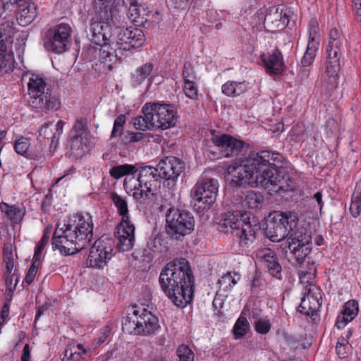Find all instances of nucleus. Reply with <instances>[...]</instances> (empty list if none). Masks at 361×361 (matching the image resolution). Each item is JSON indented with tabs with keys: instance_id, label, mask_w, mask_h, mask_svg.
<instances>
[{
	"instance_id": "nucleus-18",
	"label": "nucleus",
	"mask_w": 361,
	"mask_h": 361,
	"mask_svg": "<svg viewBox=\"0 0 361 361\" xmlns=\"http://www.w3.org/2000/svg\"><path fill=\"white\" fill-rule=\"evenodd\" d=\"M151 106L155 128L165 130L175 126L176 111L173 104L151 103Z\"/></svg>"
},
{
	"instance_id": "nucleus-27",
	"label": "nucleus",
	"mask_w": 361,
	"mask_h": 361,
	"mask_svg": "<svg viewBox=\"0 0 361 361\" xmlns=\"http://www.w3.org/2000/svg\"><path fill=\"white\" fill-rule=\"evenodd\" d=\"M142 115L137 116L133 119V125L137 130L146 131L154 127L153 111L151 103H146L142 108Z\"/></svg>"
},
{
	"instance_id": "nucleus-46",
	"label": "nucleus",
	"mask_w": 361,
	"mask_h": 361,
	"mask_svg": "<svg viewBox=\"0 0 361 361\" xmlns=\"http://www.w3.org/2000/svg\"><path fill=\"white\" fill-rule=\"evenodd\" d=\"M316 277V271H301L300 274V281L302 284L305 285L304 289L310 288L312 286H317L314 284Z\"/></svg>"
},
{
	"instance_id": "nucleus-42",
	"label": "nucleus",
	"mask_w": 361,
	"mask_h": 361,
	"mask_svg": "<svg viewBox=\"0 0 361 361\" xmlns=\"http://www.w3.org/2000/svg\"><path fill=\"white\" fill-rule=\"evenodd\" d=\"M305 128L303 123H295L291 128L288 137L290 142L292 143H297L299 142H304L305 137H304V133Z\"/></svg>"
},
{
	"instance_id": "nucleus-32",
	"label": "nucleus",
	"mask_w": 361,
	"mask_h": 361,
	"mask_svg": "<svg viewBox=\"0 0 361 361\" xmlns=\"http://www.w3.org/2000/svg\"><path fill=\"white\" fill-rule=\"evenodd\" d=\"M154 69V64L152 62L145 63L135 70V73L131 77V82L134 86H137L142 84L145 80H148L149 83L152 82V71Z\"/></svg>"
},
{
	"instance_id": "nucleus-62",
	"label": "nucleus",
	"mask_w": 361,
	"mask_h": 361,
	"mask_svg": "<svg viewBox=\"0 0 361 361\" xmlns=\"http://www.w3.org/2000/svg\"><path fill=\"white\" fill-rule=\"evenodd\" d=\"M312 200L317 203V207L321 211L324 204L322 201V193L321 192H317Z\"/></svg>"
},
{
	"instance_id": "nucleus-14",
	"label": "nucleus",
	"mask_w": 361,
	"mask_h": 361,
	"mask_svg": "<svg viewBox=\"0 0 361 361\" xmlns=\"http://www.w3.org/2000/svg\"><path fill=\"white\" fill-rule=\"evenodd\" d=\"M217 180L212 178H201L192 190L194 207L207 209L214 203L218 192Z\"/></svg>"
},
{
	"instance_id": "nucleus-37",
	"label": "nucleus",
	"mask_w": 361,
	"mask_h": 361,
	"mask_svg": "<svg viewBox=\"0 0 361 361\" xmlns=\"http://www.w3.org/2000/svg\"><path fill=\"white\" fill-rule=\"evenodd\" d=\"M222 92L228 97H236L242 94L247 90L246 84L234 81H228L222 85Z\"/></svg>"
},
{
	"instance_id": "nucleus-63",
	"label": "nucleus",
	"mask_w": 361,
	"mask_h": 361,
	"mask_svg": "<svg viewBox=\"0 0 361 361\" xmlns=\"http://www.w3.org/2000/svg\"><path fill=\"white\" fill-rule=\"evenodd\" d=\"M4 262H6V274L9 275L12 273L14 267L13 258L4 259Z\"/></svg>"
},
{
	"instance_id": "nucleus-55",
	"label": "nucleus",
	"mask_w": 361,
	"mask_h": 361,
	"mask_svg": "<svg viewBox=\"0 0 361 361\" xmlns=\"http://www.w3.org/2000/svg\"><path fill=\"white\" fill-rule=\"evenodd\" d=\"M259 256L261 257L265 263L269 262V261H271V259H275L277 258L275 252L269 248H265L259 251Z\"/></svg>"
},
{
	"instance_id": "nucleus-30",
	"label": "nucleus",
	"mask_w": 361,
	"mask_h": 361,
	"mask_svg": "<svg viewBox=\"0 0 361 361\" xmlns=\"http://www.w3.org/2000/svg\"><path fill=\"white\" fill-rule=\"evenodd\" d=\"M295 243L296 245H304L312 243V233L305 227H298V225L289 231V234L286 245Z\"/></svg>"
},
{
	"instance_id": "nucleus-5",
	"label": "nucleus",
	"mask_w": 361,
	"mask_h": 361,
	"mask_svg": "<svg viewBox=\"0 0 361 361\" xmlns=\"http://www.w3.org/2000/svg\"><path fill=\"white\" fill-rule=\"evenodd\" d=\"M30 107L37 112L49 114L61 107L59 98L52 94L51 86L48 78L42 73H32L27 83Z\"/></svg>"
},
{
	"instance_id": "nucleus-50",
	"label": "nucleus",
	"mask_w": 361,
	"mask_h": 361,
	"mask_svg": "<svg viewBox=\"0 0 361 361\" xmlns=\"http://www.w3.org/2000/svg\"><path fill=\"white\" fill-rule=\"evenodd\" d=\"M255 331L260 334H267L271 329V324L268 319L254 322Z\"/></svg>"
},
{
	"instance_id": "nucleus-23",
	"label": "nucleus",
	"mask_w": 361,
	"mask_h": 361,
	"mask_svg": "<svg viewBox=\"0 0 361 361\" xmlns=\"http://www.w3.org/2000/svg\"><path fill=\"white\" fill-rule=\"evenodd\" d=\"M261 58L267 72L270 75H281L284 71L285 64L281 51L276 47L267 54H263Z\"/></svg>"
},
{
	"instance_id": "nucleus-59",
	"label": "nucleus",
	"mask_w": 361,
	"mask_h": 361,
	"mask_svg": "<svg viewBox=\"0 0 361 361\" xmlns=\"http://www.w3.org/2000/svg\"><path fill=\"white\" fill-rule=\"evenodd\" d=\"M43 249L44 247H41L39 245L36 246L32 263H35L39 266Z\"/></svg>"
},
{
	"instance_id": "nucleus-29",
	"label": "nucleus",
	"mask_w": 361,
	"mask_h": 361,
	"mask_svg": "<svg viewBox=\"0 0 361 361\" xmlns=\"http://www.w3.org/2000/svg\"><path fill=\"white\" fill-rule=\"evenodd\" d=\"M20 7L19 16H16V19L21 26H26L31 23L37 16V6L31 1H25V3L20 4Z\"/></svg>"
},
{
	"instance_id": "nucleus-21",
	"label": "nucleus",
	"mask_w": 361,
	"mask_h": 361,
	"mask_svg": "<svg viewBox=\"0 0 361 361\" xmlns=\"http://www.w3.org/2000/svg\"><path fill=\"white\" fill-rule=\"evenodd\" d=\"M319 288L312 286L303 290V297L301 299L298 311L306 316L314 315L321 306Z\"/></svg>"
},
{
	"instance_id": "nucleus-7",
	"label": "nucleus",
	"mask_w": 361,
	"mask_h": 361,
	"mask_svg": "<svg viewBox=\"0 0 361 361\" xmlns=\"http://www.w3.org/2000/svg\"><path fill=\"white\" fill-rule=\"evenodd\" d=\"M217 229L222 233H231L238 238L241 246L248 247L255 241L259 226L257 224L252 225L250 221L239 219L238 216L233 213L227 212L219 221Z\"/></svg>"
},
{
	"instance_id": "nucleus-38",
	"label": "nucleus",
	"mask_w": 361,
	"mask_h": 361,
	"mask_svg": "<svg viewBox=\"0 0 361 361\" xmlns=\"http://www.w3.org/2000/svg\"><path fill=\"white\" fill-rule=\"evenodd\" d=\"M350 212L351 215L355 218L361 215V180L356 183L355 190L351 197Z\"/></svg>"
},
{
	"instance_id": "nucleus-12",
	"label": "nucleus",
	"mask_w": 361,
	"mask_h": 361,
	"mask_svg": "<svg viewBox=\"0 0 361 361\" xmlns=\"http://www.w3.org/2000/svg\"><path fill=\"white\" fill-rule=\"evenodd\" d=\"M166 221L168 234L176 240H180L194 230V218L185 210L170 209L166 214Z\"/></svg>"
},
{
	"instance_id": "nucleus-53",
	"label": "nucleus",
	"mask_w": 361,
	"mask_h": 361,
	"mask_svg": "<svg viewBox=\"0 0 361 361\" xmlns=\"http://www.w3.org/2000/svg\"><path fill=\"white\" fill-rule=\"evenodd\" d=\"M19 278V275L15 272L13 274L11 273L9 275L6 274L5 283L9 292H13L16 289Z\"/></svg>"
},
{
	"instance_id": "nucleus-1",
	"label": "nucleus",
	"mask_w": 361,
	"mask_h": 361,
	"mask_svg": "<svg viewBox=\"0 0 361 361\" xmlns=\"http://www.w3.org/2000/svg\"><path fill=\"white\" fill-rule=\"evenodd\" d=\"M283 157L278 152L262 150L250 154L240 164L235 162L226 167V178L231 185L240 187L245 184L262 186L269 190L281 181L278 169L283 166Z\"/></svg>"
},
{
	"instance_id": "nucleus-15",
	"label": "nucleus",
	"mask_w": 361,
	"mask_h": 361,
	"mask_svg": "<svg viewBox=\"0 0 361 361\" xmlns=\"http://www.w3.org/2000/svg\"><path fill=\"white\" fill-rule=\"evenodd\" d=\"M72 29L68 23H60L47 30L44 47L48 51L61 54L66 51Z\"/></svg>"
},
{
	"instance_id": "nucleus-57",
	"label": "nucleus",
	"mask_w": 361,
	"mask_h": 361,
	"mask_svg": "<svg viewBox=\"0 0 361 361\" xmlns=\"http://www.w3.org/2000/svg\"><path fill=\"white\" fill-rule=\"evenodd\" d=\"M11 4L8 0H0V18L6 13H15L12 12Z\"/></svg>"
},
{
	"instance_id": "nucleus-26",
	"label": "nucleus",
	"mask_w": 361,
	"mask_h": 361,
	"mask_svg": "<svg viewBox=\"0 0 361 361\" xmlns=\"http://www.w3.org/2000/svg\"><path fill=\"white\" fill-rule=\"evenodd\" d=\"M283 249L289 261L294 260L295 263L302 264L312 251V243L286 245Z\"/></svg>"
},
{
	"instance_id": "nucleus-41",
	"label": "nucleus",
	"mask_w": 361,
	"mask_h": 361,
	"mask_svg": "<svg viewBox=\"0 0 361 361\" xmlns=\"http://www.w3.org/2000/svg\"><path fill=\"white\" fill-rule=\"evenodd\" d=\"M135 168L133 165L123 164L114 166L110 170V175L115 179H119L121 177L131 173L133 177H135L136 172Z\"/></svg>"
},
{
	"instance_id": "nucleus-6",
	"label": "nucleus",
	"mask_w": 361,
	"mask_h": 361,
	"mask_svg": "<svg viewBox=\"0 0 361 361\" xmlns=\"http://www.w3.org/2000/svg\"><path fill=\"white\" fill-rule=\"evenodd\" d=\"M110 198L118 214L121 216V221L117 227V247L120 251H128L134 245L135 228L130 221L127 200L116 192H111Z\"/></svg>"
},
{
	"instance_id": "nucleus-56",
	"label": "nucleus",
	"mask_w": 361,
	"mask_h": 361,
	"mask_svg": "<svg viewBox=\"0 0 361 361\" xmlns=\"http://www.w3.org/2000/svg\"><path fill=\"white\" fill-rule=\"evenodd\" d=\"M325 130L329 135H331L338 131V124L334 118H329L326 121Z\"/></svg>"
},
{
	"instance_id": "nucleus-10",
	"label": "nucleus",
	"mask_w": 361,
	"mask_h": 361,
	"mask_svg": "<svg viewBox=\"0 0 361 361\" xmlns=\"http://www.w3.org/2000/svg\"><path fill=\"white\" fill-rule=\"evenodd\" d=\"M117 14L114 13L111 8L106 6L100 13V20L94 21L91 23L90 31L92 32L91 41L100 47L99 49V60L106 67L109 61H105L101 55V49L104 44H111L113 40L112 27L114 25V20L117 18Z\"/></svg>"
},
{
	"instance_id": "nucleus-49",
	"label": "nucleus",
	"mask_w": 361,
	"mask_h": 361,
	"mask_svg": "<svg viewBox=\"0 0 361 361\" xmlns=\"http://www.w3.org/2000/svg\"><path fill=\"white\" fill-rule=\"evenodd\" d=\"M268 272L272 276L280 279L281 278V267L278 262V259H271L266 263Z\"/></svg>"
},
{
	"instance_id": "nucleus-64",
	"label": "nucleus",
	"mask_w": 361,
	"mask_h": 361,
	"mask_svg": "<svg viewBox=\"0 0 361 361\" xmlns=\"http://www.w3.org/2000/svg\"><path fill=\"white\" fill-rule=\"evenodd\" d=\"M355 8V19L361 23V1H353Z\"/></svg>"
},
{
	"instance_id": "nucleus-33",
	"label": "nucleus",
	"mask_w": 361,
	"mask_h": 361,
	"mask_svg": "<svg viewBox=\"0 0 361 361\" xmlns=\"http://www.w3.org/2000/svg\"><path fill=\"white\" fill-rule=\"evenodd\" d=\"M138 313L137 307H133V312L128 314L122 323L123 332L128 334L140 335V332L143 331V329L140 330V327L139 326L141 323H139Z\"/></svg>"
},
{
	"instance_id": "nucleus-61",
	"label": "nucleus",
	"mask_w": 361,
	"mask_h": 361,
	"mask_svg": "<svg viewBox=\"0 0 361 361\" xmlns=\"http://www.w3.org/2000/svg\"><path fill=\"white\" fill-rule=\"evenodd\" d=\"M351 335H352V330L349 329L346 334L345 337L341 336L338 339L337 345L347 346L348 344V339L351 336Z\"/></svg>"
},
{
	"instance_id": "nucleus-31",
	"label": "nucleus",
	"mask_w": 361,
	"mask_h": 361,
	"mask_svg": "<svg viewBox=\"0 0 361 361\" xmlns=\"http://www.w3.org/2000/svg\"><path fill=\"white\" fill-rule=\"evenodd\" d=\"M90 355V351L84 348L82 344H73L66 347L63 353V361H80Z\"/></svg>"
},
{
	"instance_id": "nucleus-28",
	"label": "nucleus",
	"mask_w": 361,
	"mask_h": 361,
	"mask_svg": "<svg viewBox=\"0 0 361 361\" xmlns=\"http://www.w3.org/2000/svg\"><path fill=\"white\" fill-rule=\"evenodd\" d=\"M358 311V302L356 300H350L345 302L341 314L337 318L336 327L339 329L344 328L357 315Z\"/></svg>"
},
{
	"instance_id": "nucleus-60",
	"label": "nucleus",
	"mask_w": 361,
	"mask_h": 361,
	"mask_svg": "<svg viewBox=\"0 0 361 361\" xmlns=\"http://www.w3.org/2000/svg\"><path fill=\"white\" fill-rule=\"evenodd\" d=\"M30 347L28 343H26L23 347L22 355L20 357L21 361H30Z\"/></svg>"
},
{
	"instance_id": "nucleus-17",
	"label": "nucleus",
	"mask_w": 361,
	"mask_h": 361,
	"mask_svg": "<svg viewBox=\"0 0 361 361\" xmlns=\"http://www.w3.org/2000/svg\"><path fill=\"white\" fill-rule=\"evenodd\" d=\"M212 142L218 147L223 157L238 155L244 147V142L228 134L212 135Z\"/></svg>"
},
{
	"instance_id": "nucleus-44",
	"label": "nucleus",
	"mask_w": 361,
	"mask_h": 361,
	"mask_svg": "<svg viewBox=\"0 0 361 361\" xmlns=\"http://www.w3.org/2000/svg\"><path fill=\"white\" fill-rule=\"evenodd\" d=\"M30 146V142L29 139L27 137H21L15 142L14 149L18 154L28 157L30 156L28 152Z\"/></svg>"
},
{
	"instance_id": "nucleus-13",
	"label": "nucleus",
	"mask_w": 361,
	"mask_h": 361,
	"mask_svg": "<svg viewBox=\"0 0 361 361\" xmlns=\"http://www.w3.org/2000/svg\"><path fill=\"white\" fill-rule=\"evenodd\" d=\"M115 241L112 238L103 235L91 247L87 259V267L103 269L114 256Z\"/></svg>"
},
{
	"instance_id": "nucleus-24",
	"label": "nucleus",
	"mask_w": 361,
	"mask_h": 361,
	"mask_svg": "<svg viewBox=\"0 0 361 361\" xmlns=\"http://www.w3.org/2000/svg\"><path fill=\"white\" fill-rule=\"evenodd\" d=\"M121 3L130 21L142 24L144 21L147 22L149 20L145 17L148 16V12L145 13L144 8L142 13L141 12V0H121Z\"/></svg>"
},
{
	"instance_id": "nucleus-11",
	"label": "nucleus",
	"mask_w": 361,
	"mask_h": 361,
	"mask_svg": "<svg viewBox=\"0 0 361 361\" xmlns=\"http://www.w3.org/2000/svg\"><path fill=\"white\" fill-rule=\"evenodd\" d=\"M135 172L138 186H134L133 197L136 200L142 198L151 200L154 198L161 178L158 170H157V166H140L135 169Z\"/></svg>"
},
{
	"instance_id": "nucleus-19",
	"label": "nucleus",
	"mask_w": 361,
	"mask_h": 361,
	"mask_svg": "<svg viewBox=\"0 0 361 361\" xmlns=\"http://www.w3.org/2000/svg\"><path fill=\"white\" fill-rule=\"evenodd\" d=\"M289 11L287 8L272 7L269 8L264 20L265 29L276 33L283 30L289 23Z\"/></svg>"
},
{
	"instance_id": "nucleus-52",
	"label": "nucleus",
	"mask_w": 361,
	"mask_h": 361,
	"mask_svg": "<svg viewBox=\"0 0 361 361\" xmlns=\"http://www.w3.org/2000/svg\"><path fill=\"white\" fill-rule=\"evenodd\" d=\"M182 74L184 82L195 81L196 80L195 72L190 62H185L184 63Z\"/></svg>"
},
{
	"instance_id": "nucleus-16",
	"label": "nucleus",
	"mask_w": 361,
	"mask_h": 361,
	"mask_svg": "<svg viewBox=\"0 0 361 361\" xmlns=\"http://www.w3.org/2000/svg\"><path fill=\"white\" fill-rule=\"evenodd\" d=\"M184 169L185 163L173 156L164 157L157 165V170L164 180V185L170 190L174 189L178 178L184 171Z\"/></svg>"
},
{
	"instance_id": "nucleus-36",
	"label": "nucleus",
	"mask_w": 361,
	"mask_h": 361,
	"mask_svg": "<svg viewBox=\"0 0 361 361\" xmlns=\"http://www.w3.org/2000/svg\"><path fill=\"white\" fill-rule=\"evenodd\" d=\"M264 197L260 192L253 190L247 191L242 197V205L247 208L257 209L262 206Z\"/></svg>"
},
{
	"instance_id": "nucleus-54",
	"label": "nucleus",
	"mask_w": 361,
	"mask_h": 361,
	"mask_svg": "<svg viewBox=\"0 0 361 361\" xmlns=\"http://www.w3.org/2000/svg\"><path fill=\"white\" fill-rule=\"evenodd\" d=\"M38 267V264L32 263L24 279V281L27 283V285H30L33 282L37 274Z\"/></svg>"
},
{
	"instance_id": "nucleus-25",
	"label": "nucleus",
	"mask_w": 361,
	"mask_h": 361,
	"mask_svg": "<svg viewBox=\"0 0 361 361\" xmlns=\"http://www.w3.org/2000/svg\"><path fill=\"white\" fill-rule=\"evenodd\" d=\"M137 310L139 311L137 314L139 323H141L139 326L140 330L143 329L140 335L147 336L154 334L159 328L157 317L145 308L137 307Z\"/></svg>"
},
{
	"instance_id": "nucleus-47",
	"label": "nucleus",
	"mask_w": 361,
	"mask_h": 361,
	"mask_svg": "<svg viewBox=\"0 0 361 361\" xmlns=\"http://www.w3.org/2000/svg\"><path fill=\"white\" fill-rule=\"evenodd\" d=\"M6 51H0V72L8 73L13 71V62L11 56H6Z\"/></svg>"
},
{
	"instance_id": "nucleus-51",
	"label": "nucleus",
	"mask_w": 361,
	"mask_h": 361,
	"mask_svg": "<svg viewBox=\"0 0 361 361\" xmlns=\"http://www.w3.org/2000/svg\"><path fill=\"white\" fill-rule=\"evenodd\" d=\"M183 90L185 95L192 99L197 98V87L195 81L184 82Z\"/></svg>"
},
{
	"instance_id": "nucleus-43",
	"label": "nucleus",
	"mask_w": 361,
	"mask_h": 361,
	"mask_svg": "<svg viewBox=\"0 0 361 361\" xmlns=\"http://www.w3.org/2000/svg\"><path fill=\"white\" fill-rule=\"evenodd\" d=\"M126 123V116L123 114L119 115L114 121L113 129L111 133V139L119 137L123 134V127Z\"/></svg>"
},
{
	"instance_id": "nucleus-58",
	"label": "nucleus",
	"mask_w": 361,
	"mask_h": 361,
	"mask_svg": "<svg viewBox=\"0 0 361 361\" xmlns=\"http://www.w3.org/2000/svg\"><path fill=\"white\" fill-rule=\"evenodd\" d=\"M51 232V228L47 227L44 230L43 235L37 245L40 246L41 247H44L49 241Z\"/></svg>"
},
{
	"instance_id": "nucleus-34",
	"label": "nucleus",
	"mask_w": 361,
	"mask_h": 361,
	"mask_svg": "<svg viewBox=\"0 0 361 361\" xmlns=\"http://www.w3.org/2000/svg\"><path fill=\"white\" fill-rule=\"evenodd\" d=\"M70 148L73 156L77 158L82 157L88 150L86 137L71 135Z\"/></svg>"
},
{
	"instance_id": "nucleus-48",
	"label": "nucleus",
	"mask_w": 361,
	"mask_h": 361,
	"mask_svg": "<svg viewBox=\"0 0 361 361\" xmlns=\"http://www.w3.org/2000/svg\"><path fill=\"white\" fill-rule=\"evenodd\" d=\"M87 126V123L86 118H78L71 131V135L85 136Z\"/></svg>"
},
{
	"instance_id": "nucleus-8",
	"label": "nucleus",
	"mask_w": 361,
	"mask_h": 361,
	"mask_svg": "<svg viewBox=\"0 0 361 361\" xmlns=\"http://www.w3.org/2000/svg\"><path fill=\"white\" fill-rule=\"evenodd\" d=\"M298 216L294 212L274 211L268 216L266 236L272 242H280L288 238L289 231L297 226Z\"/></svg>"
},
{
	"instance_id": "nucleus-35",
	"label": "nucleus",
	"mask_w": 361,
	"mask_h": 361,
	"mask_svg": "<svg viewBox=\"0 0 361 361\" xmlns=\"http://www.w3.org/2000/svg\"><path fill=\"white\" fill-rule=\"evenodd\" d=\"M0 210L4 213L6 217L13 223L20 222L25 215L23 209L16 207V205H9L8 204L2 202L0 204Z\"/></svg>"
},
{
	"instance_id": "nucleus-45",
	"label": "nucleus",
	"mask_w": 361,
	"mask_h": 361,
	"mask_svg": "<svg viewBox=\"0 0 361 361\" xmlns=\"http://www.w3.org/2000/svg\"><path fill=\"white\" fill-rule=\"evenodd\" d=\"M179 361H194L195 354L186 345L182 344L176 350Z\"/></svg>"
},
{
	"instance_id": "nucleus-39",
	"label": "nucleus",
	"mask_w": 361,
	"mask_h": 361,
	"mask_svg": "<svg viewBox=\"0 0 361 361\" xmlns=\"http://www.w3.org/2000/svg\"><path fill=\"white\" fill-rule=\"evenodd\" d=\"M244 312L245 310L243 311L233 328V333L235 339L243 338L250 329V324L246 317L243 316Z\"/></svg>"
},
{
	"instance_id": "nucleus-4",
	"label": "nucleus",
	"mask_w": 361,
	"mask_h": 361,
	"mask_svg": "<svg viewBox=\"0 0 361 361\" xmlns=\"http://www.w3.org/2000/svg\"><path fill=\"white\" fill-rule=\"evenodd\" d=\"M116 36L113 37L111 44H104L101 49V55L105 61H109L107 68L111 70L113 64L116 61H122L128 51H135L141 47L145 42L143 31L137 27L125 29L116 28Z\"/></svg>"
},
{
	"instance_id": "nucleus-9",
	"label": "nucleus",
	"mask_w": 361,
	"mask_h": 361,
	"mask_svg": "<svg viewBox=\"0 0 361 361\" xmlns=\"http://www.w3.org/2000/svg\"><path fill=\"white\" fill-rule=\"evenodd\" d=\"M329 43L326 46L327 57L326 61V75L332 87L338 83V73L341 69L340 59L345 46V37L336 28H331L329 35Z\"/></svg>"
},
{
	"instance_id": "nucleus-3",
	"label": "nucleus",
	"mask_w": 361,
	"mask_h": 361,
	"mask_svg": "<svg viewBox=\"0 0 361 361\" xmlns=\"http://www.w3.org/2000/svg\"><path fill=\"white\" fill-rule=\"evenodd\" d=\"M92 217L88 213L71 216L54 232L51 245L63 255H72L85 249L93 238Z\"/></svg>"
},
{
	"instance_id": "nucleus-40",
	"label": "nucleus",
	"mask_w": 361,
	"mask_h": 361,
	"mask_svg": "<svg viewBox=\"0 0 361 361\" xmlns=\"http://www.w3.org/2000/svg\"><path fill=\"white\" fill-rule=\"evenodd\" d=\"M240 275L237 272H227L219 281L220 288L224 290H231L232 288L239 281Z\"/></svg>"
},
{
	"instance_id": "nucleus-22",
	"label": "nucleus",
	"mask_w": 361,
	"mask_h": 361,
	"mask_svg": "<svg viewBox=\"0 0 361 361\" xmlns=\"http://www.w3.org/2000/svg\"><path fill=\"white\" fill-rule=\"evenodd\" d=\"M16 14L6 13L0 24V51H7L16 33Z\"/></svg>"
},
{
	"instance_id": "nucleus-20",
	"label": "nucleus",
	"mask_w": 361,
	"mask_h": 361,
	"mask_svg": "<svg viewBox=\"0 0 361 361\" xmlns=\"http://www.w3.org/2000/svg\"><path fill=\"white\" fill-rule=\"evenodd\" d=\"M319 25L315 19H311L308 25L309 39L306 51L301 59L303 67L310 66L314 61L319 47Z\"/></svg>"
},
{
	"instance_id": "nucleus-2",
	"label": "nucleus",
	"mask_w": 361,
	"mask_h": 361,
	"mask_svg": "<svg viewBox=\"0 0 361 361\" xmlns=\"http://www.w3.org/2000/svg\"><path fill=\"white\" fill-rule=\"evenodd\" d=\"M159 283L176 306L185 307L192 301L195 277L188 259L180 258L168 262L161 271Z\"/></svg>"
}]
</instances>
